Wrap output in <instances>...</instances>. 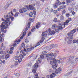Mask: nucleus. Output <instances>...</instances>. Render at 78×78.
Returning <instances> with one entry per match:
<instances>
[{
    "instance_id": "6e6d98bb",
    "label": "nucleus",
    "mask_w": 78,
    "mask_h": 78,
    "mask_svg": "<svg viewBox=\"0 0 78 78\" xmlns=\"http://www.w3.org/2000/svg\"><path fill=\"white\" fill-rule=\"evenodd\" d=\"M50 56V55L49 54H47L46 55V57L47 58H49V57Z\"/></svg>"
},
{
    "instance_id": "5fc2aeb1",
    "label": "nucleus",
    "mask_w": 78,
    "mask_h": 78,
    "mask_svg": "<svg viewBox=\"0 0 78 78\" xmlns=\"http://www.w3.org/2000/svg\"><path fill=\"white\" fill-rule=\"evenodd\" d=\"M66 1L67 3H71V1H70V0H66Z\"/></svg>"
},
{
    "instance_id": "4d7b16f0",
    "label": "nucleus",
    "mask_w": 78,
    "mask_h": 78,
    "mask_svg": "<svg viewBox=\"0 0 78 78\" xmlns=\"http://www.w3.org/2000/svg\"><path fill=\"white\" fill-rule=\"evenodd\" d=\"M45 39V38H44V37H42L41 38V40L42 41H44Z\"/></svg>"
},
{
    "instance_id": "bf43d9fd",
    "label": "nucleus",
    "mask_w": 78,
    "mask_h": 78,
    "mask_svg": "<svg viewBox=\"0 0 78 78\" xmlns=\"http://www.w3.org/2000/svg\"><path fill=\"white\" fill-rule=\"evenodd\" d=\"M71 41H70V40H69L67 41V43L69 44H71Z\"/></svg>"
},
{
    "instance_id": "412c9836",
    "label": "nucleus",
    "mask_w": 78,
    "mask_h": 78,
    "mask_svg": "<svg viewBox=\"0 0 78 78\" xmlns=\"http://www.w3.org/2000/svg\"><path fill=\"white\" fill-rule=\"evenodd\" d=\"M57 66H58V65L55 64V65H53L52 66V67L53 69H56V67H57Z\"/></svg>"
},
{
    "instance_id": "6e6552de",
    "label": "nucleus",
    "mask_w": 78,
    "mask_h": 78,
    "mask_svg": "<svg viewBox=\"0 0 78 78\" xmlns=\"http://www.w3.org/2000/svg\"><path fill=\"white\" fill-rule=\"evenodd\" d=\"M41 23H37L36 27H34L31 30V31L33 32L35 30V28H37V29H38V28H39L41 27Z\"/></svg>"
},
{
    "instance_id": "603ef678",
    "label": "nucleus",
    "mask_w": 78,
    "mask_h": 78,
    "mask_svg": "<svg viewBox=\"0 0 78 78\" xmlns=\"http://www.w3.org/2000/svg\"><path fill=\"white\" fill-rule=\"evenodd\" d=\"M48 31L49 32H51V29L50 28H49L48 29Z\"/></svg>"
},
{
    "instance_id": "09e8293b",
    "label": "nucleus",
    "mask_w": 78,
    "mask_h": 78,
    "mask_svg": "<svg viewBox=\"0 0 78 78\" xmlns=\"http://www.w3.org/2000/svg\"><path fill=\"white\" fill-rule=\"evenodd\" d=\"M40 45V43L38 42L37 43V44L36 46H35V47H37V46H39Z\"/></svg>"
},
{
    "instance_id": "052dcab7",
    "label": "nucleus",
    "mask_w": 78,
    "mask_h": 78,
    "mask_svg": "<svg viewBox=\"0 0 78 78\" xmlns=\"http://www.w3.org/2000/svg\"><path fill=\"white\" fill-rule=\"evenodd\" d=\"M17 64H18V62H17V61L15 62V65L16 66V65H17Z\"/></svg>"
},
{
    "instance_id": "4468645a",
    "label": "nucleus",
    "mask_w": 78,
    "mask_h": 78,
    "mask_svg": "<svg viewBox=\"0 0 78 78\" xmlns=\"http://www.w3.org/2000/svg\"><path fill=\"white\" fill-rule=\"evenodd\" d=\"M50 61V64H51V65H53V64H55L56 63V59H53V61Z\"/></svg>"
},
{
    "instance_id": "69168bd1",
    "label": "nucleus",
    "mask_w": 78,
    "mask_h": 78,
    "mask_svg": "<svg viewBox=\"0 0 78 78\" xmlns=\"http://www.w3.org/2000/svg\"><path fill=\"white\" fill-rule=\"evenodd\" d=\"M55 52L56 53H59V51H58L57 50H55Z\"/></svg>"
},
{
    "instance_id": "3c124183",
    "label": "nucleus",
    "mask_w": 78,
    "mask_h": 78,
    "mask_svg": "<svg viewBox=\"0 0 78 78\" xmlns=\"http://www.w3.org/2000/svg\"><path fill=\"white\" fill-rule=\"evenodd\" d=\"M19 15V12H17L14 15V17H17Z\"/></svg>"
},
{
    "instance_id": "338daca9",
    "label": "nucleus",
    "mask_w": 78,
    "mask_h": 78,
    "mask_svg": "<svg viewBox=\"0 0 78 78\" xmlns=\"http://www.w3.org/2000/svg\"><path fill=\"white\" fill-rule=\"evenodd\" d=\"M31 32H30L29 33V34H28V36H30V34H31Z\"/></svg>"
},
{
    "instance_id": "37998d69",
    "label": "nucleus",
    "mask_w": 78,
    "mask_h": 78,
    "mask_svg": "<svg viewBox=\"0 0 78 78\" xmlns=\"http://www.w3.org/2000/svg\"><path fill=\"white\" fill-rule=\"evenodd\" d=\"M41 59H44V55H41L40 59H41Z\"/></svg>"
},
{
    "instance_id": "ea45409f",
    "label": "nucleus",
    "mask_w": 78,
    "mask_h": 78,
    "mask_svg": "<svg viewBox=\"0 0 78 78\" xmlns=\"http://www.w3.org/2000/svg\"><path fill=\"white\" fill-rule=\"evenodd\" d=\"M25 44H24V43H22L21 44V48H24V47H25Z\"/></svg>"
},
{
    "instance_id": "774afa93",
    "label": "nucleus",
    "mask_w": 78,
    "mask_h": 78,
    "mask_svg": "<svg viewBox=\"0 0 78 78\" xmlns=\"http://www.w3.org/2000/svg\"><path fill=\"white\" fill-rule=\"evenodd\" d=\"M45 11L46 12H47V11H48V8H46L45 9Z\"/></svg>"
},
{
    "instance_id": "864d4df0",
    "label": "nucleus",
    "mask_w": 78,
    "mask_h": 78,
    "mask_svg": "<svg viewBox=\"0 0 78 78\" xmlns=\"http://www.w3.org/2000/svg\"><path fill=\"white\" fill-rule=\"evenodd\" d=\"M25 41L26 43H28V42H29V41L27 39H26Z\"/></svg>"
},
{
    "instance_id": "f03ea898",
    "label": "nucleus",
    "mask_w": 78,
    "mask_h": 78,
    "mask_svg": "<svg viewBox=\"0 0 78 78\" xmlns=\"http://www.w3.org/2000/svg\"><path fill=\"white\" fill-rule=\"evenodd\" d=\"M20 53L21 54L19 56L20 58L18 60V62L20 63L22 62V58L23 59V58H24V56H26V53H27V51H25V49H24V50H21L20 51Z\"/></svg>"
},
{
    "instance_id": "9d476101",
    "label": "nucleus",
    "mask_w": 78,
    "mask_h": 78,
    "mask_svg": "<svg viewBox=\"0 0 78 78\" xmlns=\"http://www.w3.org/2000/svg\"><path fill=\"white\" fill-rule=\"evenodd\" d=\"M70 21H72V18H68L67 20L64 23V24L65 25H68V23H69Z\"/></svg>"
},
{
    "instance_id": "ddd939ff",
    "label": "nucleus",
    "mask_w": 78,
    "mask_h": 78,
    "mask_svg": "<svg viewBox=\"0 0 78 78\" xmlns=\"http://www.w3.org/2000/svg\"><path fill=\"white\" fill-rule=\"evenodd\" d=\"M55 75H56V74L55 73H52V74L50 76L48 75L47 76V77L48 78H54L55 76Z\"/></svg>"
},
{
    "instance_id": "6ab92c4d",
    "label": "nucleus",
    "mask_w": 78,
    "mask_h": 78,
    "mask_svg": "<svg viewBox=\"0 0 78 78\" xmlns=\"http://www.w3.org/2000/svg\"><path fill=\"white\" fill-rule=\"evenodd\" d=\"M14 43L15 44H13V47H15V46H16V45H17V44H19L18 41H15Z\"/></svg>"
},
{
    "instance_id": "b1692460",
    "label": "nucleus",
    "mask_w": 78,
    "mask_h": 78,
    "mask_svg": "<svg viewBox=\"0 0 78 78\" xmlns=\"http://www.w3.org/2000/svg\"><path fill=\"white\" fill-rule=\"evenodd\" d=\"M56 4H57V6H59L61 5L62 3L59 2V1H57Z\"/></svg>"
},
{
    "instance_id": "c85d7f7f",
    "label": "nucleus",
    "mask_w": 78,
    "mask_h": 78,
    "mask_svg": "<svg viewBox=\"0 0 78 78\" xmlns=\"http://www.w3.org/2000/svg\"><path fill=\"white\" fill-rule=\"evenodd\" d=\"M23 11V12H27V8L23 7L22 8Z\"/></svg>"
},
{
    "instance_id": "423d86ee",
    "label": "nucleus",
    "mask_w": 78,
    "mask_h": 78,
    "mask_svg": "<svg viewBox=\"0 0 78 78\" xmlns=\"http://www.w3.org/2000/svg\"><path fill=\"white\" fill-rule=\"evenodd\" d=\"M35 6V4H32L31 5H29V6L27 5L26 7L28 10H29V9H30V10H35V8H34Z\"/></svg>"
},
{
    "instance_id": "0eeeda50",
    "label": "nucleus",
    "mask_w": 78,
    "mask_h": 78,
    "mask_svg": "<svg viewBox=\"0 0 78 78\" xmlns=\"http://www.w3.org/2000/svg\"><path fill=\"white\" fill-rule=\"evenodd\" d=\"M40 59H41V58H38V60L36 61V63L37 64L35 63L34 66V67H33V68H34V69H36V68L38 67V65L37 64H39L41 62V60H40Z\"/></svg>"
},
{
    "instance_id": "7c9ffc66",
    "label": "nucleus",
    "mask_w": 78,
    "mask_h": 78,
    "mask_svg": "<svg viewBox=\"0 0 78 78\" xmlns=\"http://www.w3.org/2000/svg\"><path fill=\"white\" fill-rule=\"evenodd\" d=\"M69 11V12H72L73 11L72 10H73V9H72V7L69 8H68Z\"/></svg>"
},
{
    "instance_id": "f3484780",
    "label": "nucleus",
    "mask_w": 78,
    "mask_h": 78,
    "mask_svg": "<svg viewBox=\"0 0 78 78\" xmlns=\"http://www.w3.org/2000/svg\"><path fill=\"white\" fill-rule=\"evenodd\" d=\"M55 33H56L55 31L54 30H52L51 32L48 33V34L49 36H50V35H53V34H54Z\"/></svg>"
},
{
    "instance_id": "a18cd8bd",
    "label": "nucleus",
    "mask_w": 78,
    "mask_h": 78,
    "mask_svg": "<svg viewBox=\"0 0 78 78\" xmlns=\"http://www.w3.org/2000/svg\"><path fill=\"white\" fill-rule=\"evenodd\" d=\"M46 53L47 52L46 51H43L42 52V54H43V55H46Z\"/></svg>"
},
{
    "instance_id": "f257e3e1",
    "label": "nucleus",
    "mask_w": 78,
    "mask_h": 78,
    "mask_svg": "<svg viewBox=\"0 0 78 78\" xmlns=\"http://www.w3.org/2000/svg\"><path fill=\"white\" fill-rule=\"evenodd\" d=\"M5 22H5H3L2 24L1 25H0V27H1L0 28V34H1V32L2 33L4 32L5 29H6V28H8V24L9 25L12 23V22L9 21V19L8 18L6 19Z\"/></svg>"
},
{
    "instance_id": "58836bf2",
    "label": "nucleus",
    "mask_w": 78,
    "mask_h": 78,
    "mask_svg": "<svg viewBox=\"0 0 78 78\" xmlns=\"http://www.w3.org/2000/svg\"><path fill=\"white\" fill-rule=\"evenodd\" d=\"M64 19V17L63 16L61 15V20H63Z\"/></svg>"
},
{
    "instance_id": "393cba45",
    "label": "nucleus",
    "mask_w": 78,
    "mask_h": 78,
    "mask_svg": "<svg viewBox=\"0 0 78 78\" xmlns=\"http://www.w3.org/2000/svg\"><path fill=\"white\" fill-rule=\"evenodd\" d=\"M50 56L52 57H54V58H56V56H54V54H53V53H51L49 54V56Z\"/></svg>"
},
{
    "instance_id": "72a5a7b5",
    "label": "nucleus",
    "mask_w": 78,
    "mask_h": 78,
    "mask_svg": "<svg viewBox=\"0 0 78 78\" xmlns=\"http://www.w3.org/2000/svg\"><path fill=\"white\" fill-rule=\"evenodd\" d=\"M53 8H57L58 7V5H57V4L55 3V4H54L53 5Z\"/></svg>"
},
{
    "instance_id": "49530a36",
    "label": "nucleus",
    "mask_w": 78,
    "mask_h": 78,
    "mask_svg": "<svg viewBox=\"0 0 78 78\" xmlns=\"http://www.w3.org/2000/svg\"><path fill=\"white\" fill-rule=\"evenodd\" d=\"M15 76H20V74H19V73H18L16 74Z\"/></svg>"
},
{
    "instance_id": "c9c22d12",
    "label": "nucleus",
    "mask_w": 78,
    "mask_h": 78,
    "mask_svg": "<svg viewBox=\"0 0 78 78\" xmlns=\"http://www.w3.org/2000/svg\"><path fill=\"white\" fill-rule=\"evenodd\" d=\"M60 30L59 28V27H58V29H56L55 30V31H56V32H57V33H58V32H59V31H60V30Z\"/></svg>"
},
{
    "instance_id": "e433bc0d",
    "label": "nucleus",
    "mask_w": 78,
    "mask_h": 78,
    "mask_svg": "<svg viewBox=\"0 0 78 78\" xmlns=\"http://www.w3.org/2000/svg\"><path fill=\"white\" fill-rule=\"evenodd\" d=\"M53 22H58V19L56 18H55L53 20Z\"/></svg>"
},
{
    "instance_id": "a211bd4d",
    "label": "nucleus",
    "mask_w": 78,
    "mask_h": 78,
    "mask_svg": "<svg viewBox=\"0 0 78 78\" xmlns=\"http://www.w3.org/2000/svg\"><path fill=\"white\" fill-rule=\"evenodd\" d=\"M56 28H58V26L56 25V24H54L52 25L51 29L52 30H55L56 29Z\"/></svg>"
},
{
    "instance_id": "4be33fe9",
    "label": "nucleus",
    "mask_w": 78,
    "mask_h": 78,
    "mask_svg": "<svg viewBox=\"0 0 78 78\" xmlns=\"http://www.w3.org/2000/svg\"><path fill=\"white\" fill-rule=\"evenodd\" d=\"M66 5H64L63 4H62V5L60 6V8L61 9H64L66 8Z\"/></svg>"
},
{
    "instance_id": "473e14b6",
    "label": "nucleus",
    "mask_w": 78,
    "mask_h": 78,
    "mask_svg": "<svg viewBox=\"0 0 78 78\" xmlns=\"http://www.w3.org/2000/svg\"><path fill=\"white\" fill-rule=\"evenodd\" d=\"M66 17H70V13H66Z\"/></svg>"
},
{
    "instance_id": "2f4dec72",
    "label": "nucleus",
    "mask_w": 78,
    "mask_h": 78,
    "mask_svg": "<svg viewBox=\"0 0 78 78\" xmlns=\"http://www.w3.org/2000/svg\"><path fill=\"white\" fill-rule=\"evenodd\" d=\"M32 72H33V73H35V74H37V73H36V69H33L32 70Z\"/></svg>"
},
{
    "instance_id": "dca6fc26",
    "label": "nucleus",
    "mask_w": 78,
    "mask_h": 78,
    "mask_svg": "<svg viewBox=\"0 0 78 78\" xmlns=\"http://www.w3.org/2000/svg\"><path fill=\"white\" fill-rule=\"evenodd\" d=\"M30 23L29 22L27 24V27H26V29L25 30V31H27L28 30V28H30Z\"/></svg>"
},
{
    "instance_id": "7ed1b4c3",
    "label": "nucleus",
    "mask_w": 78,
    "mask_h": 78,
    "mask_svg": "<svg viewBox=\"0 0 78 78\" xmlns=\"http://www.w3.org/2000/svg\"><path fill=\"white\" fill-rule=\"evenodd\" d=\"M76 31V29H74L73 30L70 31L69 33H68L67 34L69 37H68V39L70 41H72L73 40V34Z\"/></svg>"
},
{
    "instance_id": "0e129e2a",
    "label": "nucleus",
    "mask_w": 78,
    "mask_h": 78,
    "mask_svg": "<svg viewBox=\"0 0 78 78\" xmlns=\"http://www.w3.org/2000/svg\"><path fill=\"white\" fill-rule=\"evenodd\" d=\"M61 9L60 7V8L57 9V11H61Z\"/></svg>"
},
{
    "instance_id": "5701e85b",
    "label": "nucleus",
    "mask_w": 78,
    "mask_h": 78,
    "mask_svg": "<svg viewBox=\"0 0 78 78\" xmlns=\"http://www.w3.org/2000/svg\"><path fill=\"white\" fill-rule=\"evenodd\" d=\"M23 35H22L20 38V39H22L23 38V36H25L26 34V32H24L23 34Z\"/></svg>"
},
{
    "instance_id": "a878e982",
    "label": "nucleus",
    "mask_w": 78,
    "mask_h": 78,
    "mask_svg": "<svg viewBox=\"0 0 78 78\" xmlns=\"http://www.w3.org/2000/svg\"><path fill=\"white\" fill-rule=\"evenodd\" d=\"M42 36H47V34H46L45 32H44L42 33Z\"/></svg>"
},
{
    "instance_id": "39448f33",
    "label": "nucleus",
    "mask_w": 78,
    "mask_h": 78,
    "mask_svg": "<svg viewBox=\"0 0 78 78\" xmlns=\"http://www.w3.org/2000/svg\"><path fill=\"white\" fill-rule=\"evenodd\" d=\"M58 47V45L56 44H51L50 46H47L46 47V50H50V49H51L53 48H56Z\"/></svg>"
},
{
    "instance_id": "de8ad7c7",
    "label": "nucleus",
    "mask_w": 78,
    "mask_h": 78,
    "mask_svg": "<svg viewBox=\"0 0 78 78\" xmlns=\"http://www.w3.org/2000/svg\"><path fill=\"white\" fill-rule=\"evenodd\" d=\"M3 50H2V49H0V54H1V55H2L3 54Z\"/></svg>"
},
{
    "instance_id": "c03bdc74",
    "label": "nucleus",
    "mask_w": 78,
    "mask_h": 78,
    "mask_svg": "<svg viewBox=\"0 0 78 78\" xmlns=\"http://www.w3.org/2000/svg\"><path fill=\"white\" fill-rule=\"evenodd\" d=\"M19 12L20 13H23V9H20L19 10Z\"/></svg>"
},
{
    "instance_id": "680f3d73",
    "label": "nucleus",
    "mask_w": 78,
    "mask_h": 78,
    "mask_svg": "<svg viewBox=\"0 0 78 78\" xmlns=\"http://www.w3.org/2000/svg\"><path fill=\"white\" fill-rule=\"evenodd\" d=\"M53 12L55 14L56 12H57V10H54L53 11Z\"/></svg>"
},
{
    "instance_id": "2eb2a0df",
    "label": "nucleus",
    "mask_w": 78,
    "mask_h": 78,
    "mask_svg": "<svg viewBox=\"0 0 78 78\" xmlns=\"http://www.w3.org/2000/svg\"><path fill=\"white\" fill-rule=\"evenodd\" d=\"M62 71V69L61 68H59L57 70L56 69L55 71V74H58L59 73V72Z\"/></svg>"
},
{
    "instance_id": "79ce46f5",
    "label": "nucleus",
    "mask_w": 78,
    "mask_h": 78,
    "mask_svg": "<svg viewBox=\"0 0 78 78\" xmlns=\"http://www.w3.org/2000/svg\"><path fill=\"white\" fill-rule=\"evenodd\" d=\"M66 12V11L65 10H63L62 12V15L64 14Z\"/></svg>"
},
{
    "instance_id": "f704fd0d",
    "label": "nucleus",
    "mask_w": 78,
    "mask_h": 78,
    "mask_svg": "<svg viewBox=\"0 0 78 78\" xmlns=\"http://www.w3.org/2000/svg\"><path fill=\"white\" fill-rule=\"evenodd\" d=\"M55 59V58L53 57H51L49 58L50 60H53V59Z\"/></svg>"
},
{
    "instance_id": "f8f14e48",
    "label": "nucleus",
    "mask_w": 78,
    "mask_h": 78,
    "mask_svg": "<svg viewBox=\"0 0 78 78\" xmlns=\"http://www.w3.org/2000/svg\"><path fill=\"white\" fill-rule=\"evenodd\" d=\"M12 3V2H11V1L9 0L8 1L7 3L8 5H6L5 6V9H7V8H8V7H9V6Z\"/></svg>"
},
{
    "instance_id": "1a4fd4ad",
    "label": "nucleus",
    "mask_w": 78,
    "mask_h": 78,
    "mask_svg": "<svg viewBox=\"0 0 78 78\" xmlns=\"http://www.w3.org/2000/svg\"><path fill=\"white\" fill-rule=\"evenodd\" d=\"M10 14H11L10 12L7 15H6L5 17H9V19H11L12 21H13L14 20V17H12V16Z\"/></svg>"
},
{
    "instance_id": "a19ab883",
    "label": "nucleus",
    "mask_w": 78,
    "mask_h": 78,
    "mask_svg": "<svg viewBox=\"0 0 78 78\" xmlns=\"http://www.w3.org/2000/svg\"><path fill=\"white\" fill-rule=\"evenodd\" d=\"M14 58L16 60H18L19 59V57L18 56H16Z\"/></svg>"
},
{
    "instance_id": "e2e57ef3",
    "label": "nucleus",
    "mask_w": 78,
    "mask_h": 78,
    "mask_svg": "<svg viewBox=\"0 0 78 78\" xmlns=\"http://www.w3.org/2000/svg\"><path fill=\"white\" fill-rule=\"evenodd\" d=\"M13 12H16V9H13Z\"/></svg>"
},
{
    "instance_id": "4c0bfd02",
    "label": "nucleus",
    "mask_w": 78,
    "mask_h": 78,
    "mask_svg": "<svg viewBox=\"0 0 78 78\" xmlns=\"http://www.w3.org/2000/svg\"><path fill=\"white\" fill-rule=\"evenodd\" d=\"M33 13L32 12H30L29 14V16L30 17H33Z\"/></svg>"
},
{
    "instance_id": "bb28decb",
    "label": "nucleus",
    "mask_w": 78,
    "mask_h": 78,
    "mask_svg": "<svg viewBox=\"0 0 78 78\" xmlns=\"http://www.w3.org/2000/svg\"><path fill=\"white\" fill-rule=\"evenodd\" d=\"M2 56L0 55V62H2V63H3V64L5 63V60H3V61H2V60H1V59H2Z\"/></svg>"
},
{
    "instance_id": "8fccbe9b",
    "label": "nucleus",
    "mask_w": 78,
    "mask_h": 78,
    "mask_svg": "<svg viewBox=\"0 0 78 78\" xmlns=\"http://www.w3.org/2000/svg\"><path fill=\"white\" fill-rule=\"evenodd\" d=\"M31 64H32V63H31V62H29L28 65V66H31Z\"/></svg>"
},
{
    "instance_id": "20e7f679",
    "label": "nucleus",
    "mask_w": 78,
    "mask_h": 78,
    "mask_svg": "<svg viewBox=\"0 0 78 78\" xmlns=\"http://www.w3.org/2000/svg\"><path fill=\"white\" fill-rule=\"evenodd\" d=\"M73 58H74V56H73L71 55L69 57V61L71 64L74 63L75 61L77 62V61H78V58H76L74 60L73 59Z\"/></svg>"
},
{
    "instance_id": "cd10ccee",
    "label": "nucleus",
    "mask_w": 78,
    "mask_h": 78,
    "mask_svg": "<svg viewBox=\"0 0 78 78\" xmlns=\"http://www.w3.org/2000/svg\"><path fill=\"white\" fill-rule=\"evenodd\" d=\"M35 19V17L34 16V17H33V18H30V20L31 22H34V20Z\"/></svg>"
},
{
    "instance_id": "aec40b11",
    "label": "nucleus",
    "mask_w": 78,
    "mask_h": 78,
    "mask_svg": "<svg viewBox=\"0 0 78 78\" xmlns=\"http://www.w3.org/2000/svg\"><path fill=\"white\" fill-rule=\"evenodd\" d=\"M24 49H25V51H26V53H28V52H29V51H31V48H28V49H27V51H26V49H25V48H24Z\"/></svg>"
},
{
    "instance_id": "13d9d810",
    "label": "nucleus",
    "mask_w": 78,
    "mask_h": 78,
    "mask_svg": "<svg viewBox=\"0 0 78 78\" xmlns=\"http://www.w3.org/2000/svg\"><path fill=\"white\" fill-rule=\"evenodd\" d=\"M12 53H13V51H12V50H10L9 51V54H12Z\"/></svg>"
},
{
    "instance_id": "c756f323",
    "label": "nucleus",
    "mask_w": 78,
    "mask_h": 78,
    "mask_svg": "<svg viewBox=\"0 0 78 78\" xmlns=\"http://www.w3.org/2000/svg\"><path fill=\"white\" fill-rule=\"evenodd\" d=\"M77 43V44H78V40L76 41V40H74L73 41V44H75V43Z\"/></svg>"
},
{
    "instance_id": "9b49d317",
    "label": "nucleus",
    "mask_w": 78,
    "mask_h": 78,
    "mask_svg": "<svg viewBox=\"0 0 78 78\" xmlns=\"http://www.w3.org/2000/svg\"><path fill=\"white\" fill-rule=\"evenodd\" d=\"M59 25V28L60 30H62L65 28V25L64 24H62L60 23H58Z\"/></svg>"
}]
</instances>
